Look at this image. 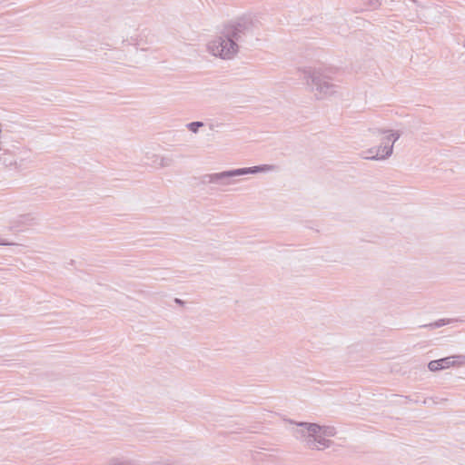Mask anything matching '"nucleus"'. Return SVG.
Listing matches in <instances>:
<instances>
[{"label":"nucleus","mask_w":465,"mask_h":465,"mask_svg":"<svg viewBox=\"0 0 465 465\" xmlns=\"http://www.w3.org/2000/svg\"><path fill=\"white\" fill-rule=\"evenodd\" d=\"M260 22L251 15L240 17L227 24L221 33L206 45L207 52L223 60L232 59L239 52L240 44L256 35Z\"/></svg>","instance_id":"obj_1"},{"label":"nucleus","mask_w":465,"mask_h":465,"mask_svg":"<svg viewBox=\"0 0 465 465\" xmlns=\"http://www.w3.org/2000/svg\"><path fill=\"white\" fill-rule=\"evenodd\" d=\"M297 428L292 430L293 435L305 442L311 450H322L330 448L332 441L328 438L336 435L333 426H321L311 422H295Z\"/></svg>","instance_id":"obj_2"},{"label":"nucleus","mask_w":465,"mask_h":465,"mask_svg":"<svg viewBox=\"0 0 465 465\" xmlns=\"http://www.w3.org/2000/svg\"><path fill=\"white\" fill-rule=\"evenodd\" d=\"M308 91L317 100L329 99L339 93V86L320 67L304 66L299 69Z\"/></svg>","instance_id":"obj_3"},{"label":"nucleus","mask_w":465,"mask_h":465,"mask_svg":"<svg viewBox=\"0 0 465 465\" xmlns=\"http://www.w3.org/2000/svg\"><path fill=\"white\" fill-rule=\"evenodd\" d=\"M279 170L275 164H262L252 167L231 169L220 173H206L201 177V183L204 185L214 184L219 187H228L236 184L240 180L236 178L247 174L259 173H272Z\"/></svg>","instance_id":"obj_4"},{"label":"nucleus","mask_w":465,"mask_h":465,"mask_svg":"<svg viewBox=\"0 0 465 465\" xmlns=\"http://www.w3.org/2000/svg\"><path fill=\"white\" fill-rule=\"evenodd\" d=\"M439 361L442 370L450 367H460L465 364V355H451L439 359Z\"/></svg>","instance_id":"obj_5"},{"label":"nucleus","mask_w":465,"mask_h":465,"mask_svg":"<svg viewBox=\"0 0 465 465\" xmlns=\"http://www.w3.org/2000/svg\"><path fill=\"white\" fill-rule=\"evenodd\" d=\"M376 153L374 155L365 156L366 159L370 160H386L388 159L393 153V145L391 144H380L376 147Z\"/></svg>","instance_id":"obj_6"},{"label":"nucleus","mask_w":465,"mask_h":465,"mask_svg":"<svg viewBox=\"0 0 465 465\" xmlns=\"http://www.w3.org/2000/svg\"><path fill=\"white\" fill-rule=\"evenodd\" d=\"M0 163L3 164L6 168L10 169H19L18 163L12 152L9 150H4L0 152Z\"/></svg>","instance_id":"obj_7"},{"label":"nucleus","mask_w":465,"mask_h":465,"mask_svg":"<svg viewBox=\"0 0 465 465\" xmlns=\"http://www.w3.org/2000/svg\"><path fill=\"white\" fill-rule=\"evenodd\" d=\"M152 164L156 168L168 167L173 164V159L168 156L154 154L153 156Z\"/></svg>","instance_id":"obj_8"},{"label":"nucleus","mask_w":465,"mask_h":465,"mask_svg":"<svg viewBox=\"0 0 465 465\" xmlns=\"http://www.w3.org/2000/svg\"><path fill=\"white\" fill-rule=\"evenodd\" d=\"M378 133L381 134H386L385 135V140H388V142H391L392 145L401 137V134L399 132H397V131L394 132V131L379 130Z\"/></svg>","instance_id":"obj_9"},{"label":"nucleus","mask_w":465,"mask_h":465,"mask_svg":"<svg viewBox=\"0 0 465 465\" xmlns=\"http://www.w3.org/2000/svg\"><path fill=\"white\" fill-rule=\"evenodd\" d=\"M20 222L25 225H35L37 223V219L30 214H25L20 216Z\"/></svg>","instance_id":"obj_10"},{"label":"nucleus","mask_w":465,"mask_h":465,"mask_svg":"<svg viewBox=\"0 0 465 465\" xmlns=\"http://www.w3.org/2000/svg\"><path fill=\"white\" fill-rule=\"evenodd\" d=\"M202 126H203V122H192L186 125V127L194 134H196L198 129Z\"/></svg>","instance_id":"obj_11"},{"label":"nucleus","mask_w":465,"mask_h":465,"mask_svg":"<svg viewBox=\"0 0 465 465\" xmlns=\"http://www.w3.org/2000/svg\"><path fill=\"white\" fill-rule=\"evenodd\" d=\"M428 368L430 371H438L442 370L439 360H434L429 362Z\"/></svg>","instance_id":"obj_12"},{"label":"nucleus","mask_w":465,"mask_h":465,"mask_svg":"<svg viewBox=\"0 0 465 465\" xmlns=\"http://www.w3.org/2000/svg\"><path fill=\"white\" fill-rule=\"evenodd\" d=\"M0 245H19L18 243L9 242L6 240L0 237Z\"/></svg>","instance_id":"obj_13"},{"label":"nucleus","mask_w":465,"mask_h":465,"mask_svg":"<svg viewBox=\"0 0 465 465\" xmlns=\"http://www.w3.org/2000/svg\"><path fill=\"white\" fill-rule=\"evenodd\" d=\"M380 5H381V3H380V1H379V0H371V1H370V5H371L372 8H376V7H378Z\"/></svg>","instance_id":"obj_14"},{"label":"nucleus","mask_w":465,"mask_h":465,"mask_svg":"<svg viewBox=\"0 0 465 465\" xmlns=\"http://www.w3.org/2000/svg\"><path fill=\"white\" fill-rule=\"evenodd\" d=\"M376 147H372V148H370L367 152H366V156H370V155H374L376 153Z\"/></svg>","instance_id":"obj_15"},{"label":"nucleus","mask_w":465,"mask_h":465,"mask_svg":"<svg viewBox=\"0 0 465 465\" xmlns=\"http://www.w3.org/2000/svg\"><path fill=\"white\" fill-rule=\"evenodd\" d=\"M391 142H388V140H385V136L383 137L381 144H391Z\"/></svg>","instance_id":"obj_16"},{"label":"nucleus","mask_w":465,"mask_h":465,"mask_svg":"<svg viewBox=\"0 0 465 465\" xmlns=\"http://www.w3.org/2000/svg\"><path fill=\"white\" fill-rule=\"evenodd\" d=\"M443 324H444L443 322H436L434 325H435L436 327H440V326H441V325H443Z\"/></svg>","instance_id":"obj_17"}]
</instances>
